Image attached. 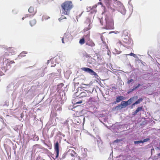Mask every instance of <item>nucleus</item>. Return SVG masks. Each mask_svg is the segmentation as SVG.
Listing matches in <instances>:
<instances>
[{"mask_svg":"<svg viewBox=\"0 0 160 160\" xmlns=\"http://www.w3.org/2000/svg\"><path fill=\"white\" fill-rule=\"evenodd\" d=\"M73 6V4L72 1H67L64 2L61 5L62 11V14L69 15Z\"/></svg>","mask_w":160,"mask_h":160,"instance_id":"1","label":"nucleus"},{"mask_svg":"<svg viewBox=\"0 0 160 160\" xmlns=\"http://www.w3.org/2000/svg\"><path fill=\"white\" fill-rule=\"evenodd\" d=\"M106 29H113L114 28V22L112 20H106L105 28Z\"/></svg>","mask_w":160,"mask_h":160,"instance_id":"2","label":"nucleus"},{"mask_svg":"<svg viewBox=\"0 0 160 160\" xmlns=\"http://www.w3.org/2000/svg\"><path fill=\"white\" fill-rule=\"evenodd\" d=\"M82 70L85 72L89 73L92 75H94L95 76H98L97 73L93 71L92 70L88 68H81Z\"/></svg>","mask_w":160,"mask_h":160,"instance_id":"3","label":"nucleus"},{"mask_svg":"<svg viewBox=\"0 0 160 160\" xmlns=\"http://www.w3.org/2000/svg\"><path fill=\"white\" fill-rule=\"evenodd\" d=\"M85 119V118L84 117H82L81 118L76 117L74 119L73 122L74 124L77 125H79L81 123L82 120L84 121Z\"/></svg>","mask_w":160,"mask_h":160,"instance_id":"4","label":"nucleus"},{"mask_svg":"<svg viewBox=\"0 0 160 160\" xmlns=\"http://www.w3.org/2000/svg\"><path fill=\"white\" fill-rule=\"evenodd\" d=\"M132 40L128 36H126L125 38H124L123 40V42L125 45H132Z\"/></svg>","mask_w":160,"mask_h":160,"instance_id":"5","label":"nucleus"},{"mask_svg":"<svg viewBox=\"0 0 160 160\" xmlns=\"http://www.w3.org/2000/svg\"><path fill=\"white\" fill-rule=\"evenodd\" d=\"M133 98L134 97L131 98L127 101H122L121 104L122 106L123 107V108H124L128 105L130 104L132 102V100Z\"/></svg>","mask_w":160,"mask_h":160,"instance_id":"6","label":"nucleus"},{"mask_svg":"<svg viewBox=\"0 0 160 160\" xmlns=\"http://www.w3.org/2000/svg\"><path fill=\"white\" fill-rule=\"evenodd\" d=\"M92 92L89 91H86V92H81L80 94V97H88L90 96Z\"/></svg>","mask_w":160,"mask_h":160,"instance_id":"7","label":"nucleus"},{"mask_svg":"<svg viewBox=\"0 0 160 160\" xmlns=\"http://www.w3.org/2000/svg\"><path fill=\"white\" fill-rule=\"evenodd\" d=\"M54 149L56 153V157H58V156L59 152V143L58 142H56L54 145Z\"/></svg>","mask_w":160,"mask_h":160,"instance_id":"8","label":"nucleus"},{"mask_svg":"<svg viewBox=\"0 0 160 160\" xmlns=\"http://www.w3.org/2000/svg\"><path fill=\"white\" fill-rule=\"evenodd\" d=\"M82 116V111L80 110L79 111H76L73 114V117H79L80 116Z\"/></svg>","mask_w":160,"mask_h":160,"instance_id":"9","label":"nucleus"},{"mask_svg":"<svg viewBox=\"0 0 160 160\" xmlns=\"http://www.w3.org/2000/svg\"><path fill=\"white\" fill-rule=\"evenodd\" d=\"M28 12L32 13V15H34L36 12V10H34L33 7H30L28 10Z\"/></svg>","mask_w":160,"mask_h":160,"instance_id":"10","label":"nucleus"},{"mask_svg":"<svg viewBox=\"0 0 160 160\" xmlns=\"http://www.w3.org/2000/svg\"><path fill=\"white\" fill-rule=\"evenodd\" d=\"M88 42L86 43V45L91 47H93L95 46V44L92 40L88 41Z\"/></svg>","mask_w":160,"mask_h":160,"instance_id":"11","label":"nucleus"},{"mask_svg":"<svg viewBox=\"0 0 160 160\" xmlns=\"http://www.w3.org/2000/svg\"><path fill=\"white\" fill-rule=\"evenodd\" d=\"M124 97L122 96H119L117 97L116 102H119L122 100H123Z\"/></svg>","mask_w":160,"mask_h":160,"instance_id":"12","label":"nucleus"},{"mask_svg":"<svg viewBox=\"0 0 160 160\" xmlns=\"http://www.w3.org/2000/svg\"><path fill=\"white\" fill-rule=\"evenodd\" d=\"M82 37L84 38L85 40L86 39L88 41H89L90 39V32H89V33L87 35L83 36Z\"/></svg>","mask_w":160,"mask_h":160,"instance_id":"13","label":"nucleus"},{"mask_svg":"<svg viewBox=\"0 0 160 160\" xmlns=\"http://www.w3.org/2000/svg\"><path fill=\"white\" fill-rule=\"evenodd\" d=\"M143 99L142 98H140L135 103H133L132 104V106H134L135 104H139L140 103V102H141L142 101Z\"/></svg>","mask_w":160,"mask_h":160,"instance_id":"14","label":"nucleus"},{"mask_svg":"<svg viewBox=\"0 0 160 160\" xmlns=\"http://www.w3.org/2000/svg\"><path fill=\"white\" fill-rule=\"evenodd\" d=\"M36 23V21L35 20H32L30 21V24L31 26L34 25Z\"/></svg>","mask_w":160,"mask_h":160,"instance_id":"15","label":"nucleus"},{"mask_svg":"<svg viewBox=\"0 0 160 160\" xmlns=\"http://www.w3.org/2000/svg\"><path fill=\"white\" fill-rule=\"evenodd\" d=\"M85 39L83 37L79 41V43L81 45H83L85 43Z\"/></svg>","mask_w":160,"mask_h":160,"instance_id":"16","label":"nucleus"},{"mask_svg":"<svg viewBox=\"0 0 160 160\" xmlns=\"http://www.w3.org/2000/svg\"><path fill=\"white\" fill-rule=\"evenodd\" d=\"M123 108V107L122 106L121 104H120L116 106L115 107V109L117 110H118L119 109H121Z\"/></svg>","mask_w":160,"mask_h":160,"instance_id":"17","label":"nucleus"},{"mask_svg":"<svg viewBox=\"0 0 160 160\" xmlns=\"http://www.w3.org/2000/svg\"><path fill=\"white\" fill-rule=\"evenodd\" d=\"M62 16L61 17L58 19V20L59 21H61L63 19H66V18L62 14Z\"/></svg>","mask_w":160,"mask_h":160,"instance_id":"18","label":"nucleus"},{"mask_svg":"<svg viewBox=\"0 0 160 160\" xmlns=\"http://www.w3.org/2000/svg\"><path fill=\"white\" fill-rule=\"evenodd\" d=\"M1 69L5 72H6L8 70V69L5 66L2 67Z\"/></svg>","mask_w":160,"mask_h":160,"instance_id":"19","label":"nucleus"},{"mask_svg":"<svg viewBox=\"0 0 160 160\" xmlns=\"http://www.w3.org/2000/svg\"><path fill=\"white\" fill-rule=\"evenodd\" d=\"M50 18L49 17L47 16H43L42 17V20H44L48 19V18Z\"/></svg>","mask_w":160,"mask_h":160,"instance_id":"20","label":"nucleus"},{"mask_svg":"<svg viewBox=\"0 0 160 160\" xmlns=\"http://www.w3.org/2000/svg\"><path fill=\"white\" fill-rule=\"evenodd\" d=\"M91 29V27H90V24H89L88 27H86L84 28V31H87Z\"/></svg>","mask_w":160,"mask_h":160,"instance_id":"21","label":"nucleus"},{"mask_svg":"<svg viewBox=\"0 0 160 160\" xmlns=\"http://www.w3.org/2000/svg\"><path fill=\"white\" fill-rule=\"evenodd\" d=\"M143 109L142 107H138L137 108V109L136 110V111L137 112H138L139 111L142 110Z\"/></svg>","mask_w":160,"mask_h":160,"instance_id":"22","label":"nucleus"},{"mask_svg":"<svg viewBox=\"0 0 160 160\" xmlns=\"http://www.w3.org/2000/svg\"><path fill=\"white\" fill-rule=\"evenodd\" d=\"M141 85L140 84H138V85L136 86L133 88L132 89V91H134L137 88H138Z\"/></svg>","mask_w":160,"mask_h":160,"instance_id":"23","label":"nucleus"},{"mask_svg":"<svg viewBox=\"0 0 160 160\" xmlns=\"http://www.w3.org/2000/svg\"><path fill=\"white\" fill-rule=\"evenodd\" d=\"M30 15L29 14H26L24 15V17H23L22 18V20H23L24 18H26L27 17H30Z\"/></svg>","mask_w":160,"mask_h":160,"instance_id":"24","label":"nucleus"},{"mask_svg":"<svg viewBox=\"0 0 160 160\" xmlns=\"http://www.w3.org/2000/svg\"><path fill=\"white\" fill-rule=\"evenodd\" d=\"M15 63V62L13 60L11 61L8 63H7V65H10L11 64Z\"/></svg>","mask_w":160,"mask_h":160,"instance_id":"25","label":"nucleus"},{"mask_svg":"<svg viewBox=\"0 0 160 160\" xmlns=\"http://www.w3.org/2000/svg\"><path fill=\"white\" fill-rule=\"evenodd\" d=\"M142 143V140L135 141L134 142V143L135 144H138V143Z\"/></svg>","mask_w":160,"mask_h":160,"instance_id":"26","label":"nucleus"},{"mask_svg":"<svg viewBox=\"0 0 160 160\" xmlns=\"http://www.w3.org/2000/svg\"><path fill=\"white\" fill-rule=\"evenodd\" d=\"M150 140L149 138H147L146 139H144L143 140H142V143H143L145 142H146Z\"/></svg>","mask_w":160,"mask_h":160,"instance_id":"27","label":"nucleus"},{"mask_svg":"<svg viewBox=\"0 0 160 160\" xmlns=\"http://www.w3.org/2000/svg\"><path fill=\"white\" fill-rule=\"evenodd\" d=\"M133 81V80L132 79H131L130 80H128V81H127V83L128 84H130V83L131 82H132Z\"/></svg>","mask_w":160,"mask_h":160,"instance_id":"28","label":"nucleus"},{"mask_svg":"<svg viewBox=\"0 0 160 160\" xmlns=\"http://www.w3.org/2000/svg\"><path fill=\"white\" fill-rule=\"evenodd\" d=\"M137 113H138L136 111V110L135 111H134V112H132V115H133V116H135L137 114Z\"/></svg>","mask_w":160,"mask_h":160,"instance_id":"29","label":"nucleus"},{"mask_svg":"<svg viewBox=\"0 0 160 160\" xmlns=\"http://www.w3.org/2000/svg\"><path fill=\"white\" fill-rule=\"evenodd\" d=\"M75 102H75V103L76 104L81 103L82 102V101L79 102H77V101L76 100Z\"/></svg>","mask_w":160,"mask_h":160,"instance_id":"30","label":"nucleus"},{"mask_svg":"<svg viewBox=\"0 0 160 160\" xmlns=\"http://www.w3.org/2000/svg\"><path fill=\"white\" fill-rule=\"evenodd\" d=\"M128 55L134 56L135 54L131 52L130 54H128Z\"/></svg>","mask_w":160,"mask_h":160,"instance_id":"31","label":"nucleus"},{"mask_svg":"<svg viewBox=\"0 0 160 160\" xmlns=\"http://www.w3.org/2000/svg\"><path fill=\"white\" fill-rule=\"evenodd\" d=\"M62 42L63 43H64V42L63 40V38H62Z\"/></svg>","mask_w":160,"mask_h":160,"instance_id":"32","label":"nucleus"},{"mask_svg":"<svg viewBox=\"0 0 160 160\" xmlns=\"http://www.w3.org/2000/svg\"><path fill=\"white\" fill-rule=\"evenodd\" d=\"M105 3H106V5H109V2H108L107 1H106Z\"/></svg>","mask_w":160,"mask_h":160,"instance_id":"33","label":"nucleus"},{"mask_svg":"<svg viewBox=\"0 0 160 160\" xmlns=\"http://www.w3.org/2000/svg\"><path fill=\"white\" fill-rule=\"evenodd\" d=\"M98 4H100L101 5H102V3L101 2H98Z\"/></svg>","mask_w":160,"mask_h":160,"instance_id":"34","label":"nucleus"},{"mask_svg":"<svg viewBox=\"0 0 160 160\" xmlns=\"http://www.w3.org/2000/svg\"><path fill=\"white\" fill-rule=\"evenodd\" d=\"M79 160H85L84 159H82L81 158L79 157Z\"/></svg>","mask_w":160,"mask_h":160,"instance_id":"35","label":"nucleus"},{"mask_svg":"<svg viewBox=\"0 0 160 160\" xmlns=\"http://www.w3.org/2000/svg\"><path fill=\"white\" fill-rule=\"evenodd\" d=\"M119 43H120V44H121L122 42H120V41H119Z\"/></svg>","mask_w":160,"mask_h":160,"instance_id":"36","label":"nucleus"},{"mask_svg":"<svg viewBox=\"0 0 160 160\" xmlns=\"http://www.w3.org/2000/svg\"><path fill=\"white\" fill-rule=\"evenodd\" d=\"M158 155V156H160V153H159Z\"/></svg>","mask_w":160,"mask_h":160,"instance_id":"37","label":"nucleus"},{"mask_svg":"<svg viewBox=\"0 0 160 160\" xmlns=\"http://www.w3.org/2000/svg\"><path fill=\"white\" fill-rule=\"evenodd\" d=\"M4 75V74L2 73V74H1V75L2 76V75Z\"/></svg>","mask_w":160,"mask_h":160,"instance_id":"38","label":"nucleus"},{"mask_svg":"<svg viewBox=\"0 0 160 160\" xmlns=\"http://www.w3.org/2000/svg\"><path fill=\"white\" fill-rule=\"evenodd\" d=\"M115 11L114 9H113V11Z\"/></svg>","mask_w":160,"mask_h":160,"instance_id":"39","label":"nucleus"},{"mask_svg":"<svg viewBox=\"0 0 160 160\" xmlns=\"http://www.w3.org/2000/svg\"><path fill=\"white\" fill-rule=\"evenodd\" d=\"M23 53H24V52H22V53H21V54H22Z\"/></svg>","mask_w":160,"mask_h":160,"instance_id":"40","label":"nucleus"},{"mask_svg":"<svg viewBox=\"0 0 160 160\" xmlns=\"http://www.w3.org/2000/svg\"><path fill=\"white\" fill-rule=\"evenodd\" d=\"M0 118H2V117H0Z\"/></svg>","mask_w":160,"mask_h":160,"instance_id":"41","label":"nucleus"},{"mask_svg":"<svg viewBox=\"0 0 160 160\" xmlns=\"http://www.w3.org/2000/svg\"><path fill=\"white\" fill-rule=\"evenodd\" d=\"M127 33L128 34V32H127ZM127 36H128V34L127 35Z\"/></svg>","mask_w":160,"mask_h":160,"instance_id":"42","label":"nucleus"},{"mask_svg":"<svg viewBox=\"0 0 160 160\" xmlns=\"http://www.w3.org/2000/svg\"><path fill=\"white\" fill-rule=\"evenodd\" d=\"M116 2L117 1V0H115Z\"/></svg>","mask_w":160,"mask_h":160,"instance_id":"43","label":"nucleus"},{"mask_svg":"<svg viewBox=\"0 0 160 160\" xmlns=\"http://www.w3.org/2000/svg\"><path fill=\"white\" fill-rule=\"evenodd\" d=\"M101 0H99V1H101Z\"/></svg>","mask_w":160,"mask_h":160,"instance_id":"44","label":"nucleus"}]
</instances>
